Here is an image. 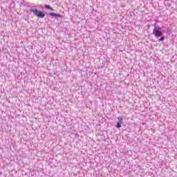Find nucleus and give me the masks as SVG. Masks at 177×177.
I'll use <instances>...</instances> for the list:
<instances>
[{
  "instance_id": "39448f33",
  "label": "nucleus",
  "mask_w": 177,
  "mask_h": 177,
  "mask_svg": "<svg viewBox=\"0 0 177 177\" xmlns=\"http://www.w3.org/2000/svg\"><path fill=\"white\" fill-rule=\"evenodd\" d=\"M46 9H48L49 10H53V8L50 7V6L46 4L45 5Z\"/></svg>"
},
{
  "instance_id": "423d86ee",
  "label": "nucleus",
  "mask_w": 177,
  "mask_h": 177,
  "mask_svg": "<svg viewBox=\"0 0 177 177\" xmlns=\"http://www.w3.org/2000/svg\"><path fill=\"white\" fill-rule=\"evenodd\" d=\"M164 39H165V37L163 36V37H161L159 39V41H164Z\"/></svg>"
},
{
  "instance_id": "f03ea898",
  "label": "nucleus",
  "mask_w": 177,
  "mask_h": 177,
  "mask_svg": "<svg viewBox=\"0 0 177 177\" xmlns=\"http://www.w3.org/2000/svg\"><path fill=\"white\" fill-rule=\"evenodd\" d=\"M30 12L33 13L35 15V16L39 17V19H44V17H45V13L39 11V10L31 8L30 10Z\"/></svg>"
},
{
  "instance_id": "20e7f679",
  "label": "nucleus",
  "mask_w": 177,
  "mask_h": 177,
  "mask_svg": "<svg viewBox=\"0 0 177 177\" xmlns=\"http://www.w3.org/2000/svg\"><path fill=\"white\" fill-rule=\"evenodd\" d=\"M49 16H54V17H59V19L63 17V16L60 14H56L55 12H51L48 14Z\"/></svg>"
},
{
  "instance_id": "0eeeda50",
  "label": "nucleus",
  "mask_w": 177,
  "mask_h": 177,
  "mask_svg": "<svg viewBox=\"0 0 177 177\" xmlns=\"http://www.w3.org/2000/svg\"><path fill=\"white\" fill-rule=\"evenodd\" d=\"M169 31H171V30L168 29V30H167V32H169Z\"/></svg>"
},
{
  "instance_id": "f257e3e1",
  "label": "nucleus",
  "mask_w": 177,
  "mask_h": 177,
  "mask_svg": "<svg viewBox=\"0 0 177 177\" xmlns=\"http://www.w3.org/2000/svg\"><path fill=\"white\" fill-rule=\"evenodd\" d=\"M153 27L154 28L152 32L153 35H154L156 38H160V37H162L163 32L161 30V28L160 27V26L154 24Z\"/></svg>"
},
{
  "instance_id": "7ed1b4c3",
  "label": "nucleus",
  "mask_w": 177,
  "mask_h": 177,
  "mask_svg": "<svg viewBox=\"0 0 177 177\" xmlns=\"http://www.w3.org/2000/svg\"><path fill=\"white\" fill-rule=\"evenodd\" d=\"M118 120L119 122L117 123L116 128H121V124H122L123 118L122 117H118Z\"/></svg>"
}]
</instances>
